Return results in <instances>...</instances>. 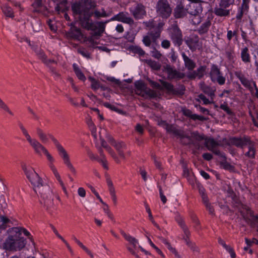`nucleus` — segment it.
<instances>
[{
    "instance_id": "60",
    "label": "nucleus",
    "mask_w": 258,
    "mask_h": 258,
    "mask_svg": "<svg viewBox=\"0 0 258 258\" xmlns=\"http://www.w3.org/2000/svg\"><path fill=\"white\" fill-rule=\"evenodd\" d=\"M87 152L90 159L98 160V159H99L96 156H95L93 153V152L90 149H88L87 150Z\"/></svg>"
},
{
    "instance_id": "8",
    "label": "nucleus",
    "mask_w": 258,
    "mask_h": 258,
    "mask_svg": "<svg viewBox=\"0 0 258 258\" xmlns=\"http://www.w3.org/2000/svg\"><path fill=\"white\" fill-rule=\"evenodd\" d=\"M169 35L175 45L180 46L182 43V34L177 24H173L168 28Z\"/></svg>"
},
{
    "instance_id": "49",
    "label": "nucleus",
    "mask_w": 258,
    "mask_h": 258,
    "mask_svg": "<svg viewBox=\"0 0 258 258\" xmlns=\"http://www.w3.org/2000/svg\"><path fill=\"white\" fill-rule=\"evenodd\" d=\"M151 54L152 57L157 59H160L162 56V54L161 52L156 49L155 47L151 51Z\"/></svg>"
},
{
    "instance_id": "53",
    "label": "nucleus",
    "mask_w": 258,
    "mask_h": 258,
    "mask_svg": "<svg viewBox=\"0 0 258 258\" xmlns=\"http://www.w3.org/2000/svg\"><path fill=\"white\" fill-rule=\"evenodd\" d=\"M220 108L224 111H225L228 114L232 115L233 114L231 110L229 108V107L226 104H222L220 106Z\"/></svg>"
},
{
    "instance_id": "9",
    "label": "nucleus",
    "mask_w": 258,
    "mask_h": 258,
    "mask_svg": "<svg viewBox=\"0 0 258 258\" xmlns=\"http://www.w3.org/2000/svg\"><path fill=\"white\" fill-rule=\"evenodd\" d=\"M188 141V144H190L194 147L193 150L194 154L197 153V151L203 148L201 142L205 140L204 135L200 134L198 132H194L191 133L190 137H186Z\"/></svg>"
},
{
    "instance_id": "28",
    "label": "nucleus",
    "mask_w": 258,
    "mask_h": 258,
    "mask_svg": "<svg viewBox=\"0 0 258 258\" xmlns=\"http://www.w3.org/2000/svg\"><path fill=\"white\" fill-rule=\"evenodd\" d=\"M101 146L108 152L116 163L118 164L120 163V161L115 153L109 146L107 145V143L104 140H101Z\"/></svg>"
},
{
    "instance_id": "22",
    "label": "nucleus",
    "mask_w": 258,
    "mask_h": 258,
    "mask_svg": "<svg viewBox=\"0 0 258 258\" xmlns=\"http://www.w3.org/2000/svg\"><path fill=\"white\" fill-rule=\"evenodd\" d=\"M28 143L33 149L35 152L38 155H41V153H43L46 149L36 139L32 138L28 141Z\"/></svg>"
},
{
    "instance_id": "62",
    "label": "nucleus",
    "mask_w": 258,
    "mask_h": 258,
    "mask_svg": "<svg viewBox=\"0 0 258 258\" xmlns=\"http://www.w3.org/2000/svg\"><path fill=\"white\" fill-rule=\"evenodd\" d=\"M135 86L137 89L139 90H143L145 88V84L142 81H138L135 83Z\"/></svg>"
},
{
    "instance_id": "29",
    "label": "nucleus",
    "mask_w": 258,
    "mask_h": 258,
    "mask_svg": "<svg viewBox=\"0 0 258 258\" xmlns=\"http://www.w3.org/2000/svg\"><path fill=\"white\" fill-rule=\"evenodd\" d=\"M247 146H248V151L245 153V156L249 158H254L256 153L254 143L250 140L249 143L247 144Z\"/></svg>"
},
{
    "instance_id": "36",
    "label": "nucleus",
    "mask_w": 258,
    "mask_h": 258,
    "mask_svg": "<svg viewBox=\"0 0 258 258\" xmlns=\"http://www.w3.org/2000/svg\"><path fill=\"white\" fill-rule=\"evenodd\" d=\"M90 13H92L93 16L94 15V17L96 18H99L101 17H107L108 16V15L103 8L101 9V12L98 10H95L94 12H91Z\"/></svg>"
},
{
    "instance_id": "1",
    "label": "nucleus",
    "mask_w": 258,
    "mask_h": 258,
    "mask_svg": "<svg viewBox=\"0 0 258 258\" xmlns=\"http://www.w3.org/2000/svg\"><path fill=\"white\" fill-rule=\"evenodd\" d=\"M22 169L33 185L35 192L40 196L41 204L50 215H54L56 210L53 202L55 195L50 186L44 183L42 178L32 167L23 165Z\"/></svg>"
},
{
    "instance_id": "43",
    "label": "nucleus",
    "mask_w": 258,
    "mask_h": 258,
    "mask_svg": "<svg viewBox=\"0 0 258 258\" xmlns=\"http://www.w3.org/2000/svg\"><path fill=\"white\" fill-rule=\"evenodd\" d=\"M225 54L226 57L230 62H234L235 59V55L233 50H228L226 51Z\"/></svg>"
},
{
    "instance_id": "34",
    "label": "nucleus",
    "mask_w": 258,
    "mask_h": 258,
    "mask_svg": "<svg viewBox=\"0 0 258 258\" xmlns=\"http://www.w3.org/2000/svg\"><path fill=\"white\" fill-rule=\"evenodd\" d=\"M10 235L9 236H13L17 238H22V230L21 227H16L11 228L10 231Z\"/></svg>"
},
{
    "instance_id": "33",
    "label": "nucleus",
    "mask_w": 258,
    "mask_h": 258,
    "mask_svg": "<svg viewBox=\"0 0 258 258\" xmlns=\"http://www.w3.org/2000/svg\"><path fill=\"white\" fill-rule=\"evenodd\" d=\"M2 9L4 15L6 17L13 18L14 17L12 9L7 5H5L2 7Z\"/></svg>"
},
{
    "instance_id": "30",
    "label": "nucleus",
    "mask_w": 258,
    "mask_h": 258,
    "mask_svg": "<svg viewBox=\"0 0 258 258\" xmlns=\"http://www.w3.org/2000/svg\"><path fill=\"white\" fill-rule=\"evenodd\" d=\"M183 114L185 116L189 117L192 120H196L197 119L201 121H204L206 120V118L203 116H200L196 114H193L192 111L189 109H185L183 111Z\"/></svg>"
},
{
    "instance_id": "57",
    "label": "nucleus",
    "mask_w": 258,
    "mask_h": 258,
    "mask_svg": "<svg viewBox=\"0 0 258 258\" xmlns=\"http://www.w3.org/2000/svg\"><path fill=\"white\" fill-rule=\"evenodd\" d=\"M163 87L169 91L173 90V86L169 83L163 82L162 83Z\"/></svg>"
},
{
    "instance_id": "13",
    "label": "nucleus",
    "mask_w": 258,
    "mask_h": 258,
    "mask_svg": "<svg viewBox=\"0 0 258 258\" xmlns=\"http://www.w3.org/2000/svg\"><path fill=\"white\" fill-rule=\"evenodd\" d=\"M220 145L219 142L215 141L213 138H205V146L207 149L216 155L223 157V155L218 149Z\"/></svg>"
},
{
    "instance_id": "19",
    "label": "nucleus",
    "mask_w": 258,
    "mask_h": 258,
    "mask_svg": "<svg viewBox=\"0 0 258 258\" xmlns=\"http://www.w3.org/2000/svg\"><path fill=\"white\" fill-rule=\"evenodd\" d=\"M189 12V11H188L187 9L184 8V6L182 3L180 2L176 6L174 9V17L176 19L182 18L186 16Z\"/></svg>"
},
{
    "instance_id": "45",
    "label": "nucleus",
    "mask_w": 258,
    "mask_h": 258,
    "mask_svg": "<svg viewBox=\"0 0 258 258\" xmlns=\"http://www.w3.org/2000/svg\"><path fill=\"white\" fill-rule=\"evenodd\" d=\"M89 79L91 82V88L92 89L97 90L99 88L100 84L98 81L92 77H89Z\"/></svg>"
},
{
    "instance_id": "51",
    "label": "nucleus",
    "mask_w": 258,
    "mask_h": 258,
    "mask_svg": "<svg viewBox=\"0 0 258 258\" xmlns=\"http://www.w3.org/2000/svg\"><path fill=\"white\" fill-rule=\"evenodd\" d=\"M66 97L67 98L70 103L75 107L79 106V103L77 101L76 98H73L68 94L66 95Z\"/></svg>"
},
{
    "instance_id": "25",
    "label": "nucleus",
    "mask_w": 258,
    "mask_h": 258,
    "mask_svg": "<svg viewBox=\"0 0 258 258\" xmlns=\"http://www.w3.org/2000/svg\"><path fill=\"white\" fill-rule=\"evenodd\" d=\"M212 24V19L208 18L206 19L198 29L197 31L200 35H203L208 33Z\"/></svg>"
},
{
    "instance_id": "35",
    "label": "nucleus",
    "mask_w": 258,
    "mask_h": 258,
    "mask_svg": "<svg viewBox=\"0 0 258 258\" xmlns=\"http://www.w3.org/2000/svg\"><path fill=\"white\" fill-rule=\"evenodd\" d=\"M147 64L150 66L152 69L158 71L160 69L161 65L159 63L152 59H147L146 60Z\"/></svg>"
},
{
    "instance_id": "7",
    "label": "nucleus",
    "mask_w": 258,
    "mask_h": 258,
    "mask_svg": "<svg viewBox=\"0 0 258 258\" xmlns=\"http://www.w3.org/2000/svg\"><path fill=\"white\" fill-rule=\"evenodd\" d=\"M234 1L221 0L219 5L214 8V14L216 16L221 17L229 16L231 11V9H230V7L233 5Z\"/></svg>"
},
{
    "instance_id": "20",
    "label": "nucleus",
    "mask_w": 258,
    "mask_h": 258,
    "mask_svg": "<svg viewBox=\"0 0 258 258\" xmlns=\"http://www.w3.org/2000/svg\"><path fill=\"white\" fill-rule=\"evenodd\" d=\"M159 124L165 129L166 132L169 134L178 137L182 136V133L180 130L177 129L174 125L167 123L165 121H160Z\"/></svg>"
},
{
    "instance_id": "16",
    "label": "nucleus",
    "mask_w": 258,
    "mask_h": 258,
    "mask_svg": "<svg viewBox=\"0 0 258 258\" xmlns=\"http://www.w3.org/2000/svg\"><path fill=\"white\" fill-rule=\"evenodd\" d=\"M165 70L168 75V78L169 79H183L185 77L183 73L180 72L170 66L167 65L165 67Z\"/></svg>"
},
{
    "instance_id": "50",
    "label": "nucleus",
    "mask_w": 258,
    "mask_h": 258,
    "mask_svg": "<svg viewBox=\"0 0 258 258\" xmlns=\"http://www.w3.org/2000/svg\"><path fill=\"white\" fill-rule=\"evenodd\" d=\"M223 247L230 253L231 258H236V254L231 246L226 244Z\"/></svg>"
},
{
    "instance_id": "56",
    "label": "nucleus",
    "mask_w": 258,
    "mask_h": 258,
    "mask_svg": "<svg viewBox=\"0 0 258 258\" xmlns=\"http://www.w3.org/2000/svg\"><path fill=\"white\" fill-rule=\"evenodd\" d=\"M99 163H101L103 167L106 170L108 169V163L106 158L98 159L97 160Z\"/></svg>"
},
{
    "instance_id": "55",
    "label": "nucleus",
    "mask_w": 258,
    "mask_h": 258,
    "mask_svg": "<svg viewBox=\"0 0 258 258\" xmlns=\"http://www.w3.org/2000/svg\"><path fill=\"white\" fill-rule=\"evenodd\" d=\"M245 241L246 243L247 244V245L248 246H251L253 243H254L255 244H258V240L256 239L253 238L252 240H249L247 238H245Z\"/></svg>"
},
{
    "instance_id": "17",
    "label": "nucleus",
    "mask_w": 258,
    "mask_h": 258,
    "mask_svg": "<svg viewBox=\"0 0 258 258\" xmlns=\"http://www.w3.org/2000/svg\"><path fill=\"white\" fill-rule=\"evenodd\" d=\"M185 43L192 51L200 49L201 46L199 42V38L197 35L190 36L185 40Z\"/></svg>"
},
{
    "instance_id": "21",
    "label": "nucleus",
    "mask_w": 258,
    "mask_h": 258,
    "mask_svg": "<svg viewBox=\"0 0 258 258\" xmlns=\"http://www.w3.org/2000/svg\"><path fill=\"white\" fill-rule=\"evenodd\" d=\"M235 75L240 80L244 87L248 89L250 91L252 90V85H253L252 82H254V81L247 79L240 71L235 72Z\"/></svg>"
},
{
    "instance_id": "63",
    "label": "nucleus",
    "mask_w": 258,
    "mask_h": 258,
    "mask_svg": "<svg viewBox=\"0 0 258 258\" xmlns=\"http://www.w3.org/2000/svg\"><path fill=\"white\" fill-rule=\"evenodd\" d=\"M87 123L90 130H92L93 128H96L95 125H94V123L93 122L92 119L90 117H89L87 120Z\"/></svg>"
},
{
    "instance_id": "14",
    "label": "nucleus",
    "mask_w": 258,
    "mask_h": 258,
    "mask_svg": "<svg viewBox=\"0 0 258 258\" xmlns=\"http://www.w3.org/2000/svg\"><path fill=\"white\" fill-rule=\"evenodd\" d=\"M130 12L136 19H140L146 14L145 7L141 4H137L135 7L130 9Z\"/></svg>"
},
{
    "instance_id": "26",
    "label": "nucleus",
    "mask_w": 258,
    "mask_h": 258,
    "mask_svg": "<svg viewBox=\"0 0 258 258\" xmlns=\"http://www.w3.org/2000/svg\"><path fill=\"white\" fill-rule=\"evenodd\" d=\"M112 20H116L127 24H132L134 20L130 17L127 16V14L123 12H121L115 15Z\"/></svg>"
},
{
    "instance_id": "4",
    "label": "nucleus",
    "mask_w": 258,
    "mask_h": 258,
    "mask_svg": "<svg viewBox=\"0 0 258 258\" xmlns=\"http://www.w3.org/2000/svg\"><path fill=\"white\" fill-rule=\"evenodd\" d=\"M144 25L149 30L147 34L143 37V42L145 46L150 47L151 43H156L160 37L164 23L161 21L157 23L153 19L144 22Z\"/></svg>"
},
{
    "instance_id": "61",
    "label": "nucleus",
    "mask_w": 258,
    "mask_h": 258,
    "mask_svg": "<svg viewBox=\"0 0 258 258\" xmlns=\"http://www.w3.org/2000/svg\"><path fill=\"white\" fill-rule=\"evenodd\" d=\"M107 184L108 186L109 191H112L115 190V188L113 186V183L110 178H107L106 180Z\"/></svg>"
},
{
    "instance_id": "27",
    "label": "nucleus",
    "mask_w": 258,
    "mask_h": 258,
    "mask_svg": "<svg viewBox=\"0 0 258 258\" xmlns=\"http://www.w3.org/2000/svg\"><path fill=\"white\" fill-rule=\"evenodd\" d=\"M240 57L244 63H248L250 62L251 58L248 47H244L241 49Z\"/></svg>"
},
{
    "instance_id": "12",
    "label": "nucleus",
    "mask_w": 258,
    "mask_h": 258,
    "mask_svg": "<svg viewBox=\"0 0 258 258\" xmlns=\"http://www.w3.org/2000/svg\"><path fill=\"white\" fill-rule=\"evenodd\" d=\"M190 7L194 9V11H189L188 12L193 17L192 18H191V22L193 25H198L201 22L200 14L202 12V6L200 4H194L190 5Z\"/></svg>"
},
{
    "instance_id": "24",
    "label": "nucleus",
    "mask_w": 258,
    "mask_h": 258,
    "mask_svg": "<svg viewBox=\"0 0 258 258\" xmlns=\"http://www.w3.org/2000/svg\"><path fill=\"white\" fill-rule=\"evenodd\" d=\"M182 57L185 68L188 71H191L196 67V63L189 57H188L184 52H182Z\"/></svg>"
},
{
    "instance_id": "42",
    "label": "nucleus",
    "mask_w": 258,
    "mask_h": 258,
    "mask_svg": "<svg viewBox=\"0 0 258 258\" xmlns=\"http://www.w3.org/2000/svg\"><path fill=\"white\" fill-rule=\"evenodd\" d=\"M37 54L39 57V58H41L42 60L45 63H47L48 62H54V61L53 60L49 59L48 60H46V56L45 54H44V52L41 50H39L37 52Z\"/></svg>"
},
{
    "instance_id": "32",
    "label": "nucleus",
    "mask_w": 258,
    "mask_h": 258,
    "mask_svg": "<svg viewBox=\"0 0 258 258\" xmlns=\"http://www.w3.org/2000/svg\"><path fill=\"white\" fill-rule=\"evenodd\" d=\"M73 67L75 73L77 77H78V78L81 81H85L86 79V77L82 73L78 66L76 63H74L73 65Z\"/></svg>"
},
{
    "instance_id": "47",
    "label": "nucleus",
    "mask_w": 258,
    "mask_h": 258,
    "mask_svg": "<svg viewBox=\"0 0 258 258\" xmlns=\"http://www.w3.org/2000/svg\"><path fill=\"white\" fill-rule=\"evenodd\" d=\"M190 234L187 236L185 235V237H184V239L185 240V241L186 243V244L194 251H198V248L196 246L195 244L194 243H192L189 239V236Z\"/></svg>"
},
{
    "instance_id": "10",
    "label": "nucleus",
    "mask_w": 258,
    "mask_h": 258,
    "mask_svg": "<svg viewBox=\"0 0 258 258\" xmlns=\"http://www.w3.org/2000/svg\"><path fill=\"white\" fill-rule=\"evenodd\" d=\"M209 75L212 82L217 83L220 85L225 84L226 79L223 76V74L217 65L213 64L211 66Z\"/></svg>"
},
{
    "instance_id": "6",
    "label": "nucleus",
    "mask_w": 258,
    "mask_h": 258,
    "mask_svg": "<svg viewBox=\"0 0 258 258\" xmlns=\"http://www.w3.org/2000/svg\"><path fill=\"white\" fill-rule=\"evenodd\" d=\"M155 9L157 15L163 19L168 18L172 12V9L168 0H159Z\"/></svg>"
},
{
    "instance_id": "37",
    "label": "nucleus",
    "mask_w": 258,
    "mask_h": 258,
    "mask_svg": "<svg viewBox=\"0 0 258 258\" xmlns=\"http://www.w3.org/2000/svg\"><path fill=\"white\" fill-rule=\"evenodd\" d=\"M207 67L206 66H202L199 67L197 70H196V72L197 73V75L198 76V77L199 79L202 78L205 73L206 71Z\"/></svg>"
},
{
    "instance_id": "44",
    "label": "nucleus",
    "mask_w": 258,
    "mask_h": 258,
    "mask_svg": "<svg viewBox=\"0 0 258 258\" xmlns=\"http://www.w3.org/2000/svg\"><path fill=\"white\" fill-rule=\"evenodd\" d=\"M177 222L178 223L179 225L182 228L183 231L184 233V235L188 236L190 234V232L189 231L188 229L185 226L184 222L181 219H179V220H177Z\"/></svg>"
},
{
    "instance_id": "58",
    "label": "nucleus",
    "mask_w": 258,
    "mask_h": 258,
    "mask_svg": "<svg viewBox=\"0 0 258 258\" xmlns=\"http://www.w3.org/2000/svg\"><path fill=\"white\" fill-rule=\"evenodd\" d=\"M247 214L249 215V216L250 217V220L252 221H258V216H255L253 214V212L250 210H248L247 212Z\"/></svg>"
},
{
    "instance_id": "48",
    "label": "nucleus",
    "mask_w": 258,
    "mask_h": 258,
    "mask_svg": "<svg viewBox=\"0 0 258 258\" xmlns=\"http://www.w3.org/2000/svg\"><path fill=\"white\" fill-rule=\"evenodd\" d=\"M198 98L199 99L198 100L199 101V100H201L202 101H203V103L205 105L211 104L213 102V101L212 100L211 101H210L209 99L207 98V97L203 94H200V95H199Z\"/></svg>"
},
{
    "instance_id": "54",
    "label": "nucleus",
    "mask_w": 258,
    "mask_h": 258,
    "mask_svg": "<svg viewBox=\"0 0 258 258\" xmlns=\"http://www.w3.org/2000/svg\"><path fill=\"white\" fill-rule=\"evenodd\" d=\"M161 45L163 48L168 49L170 47L171 43L169 40L165 39L161 42Z\"/></svg>"
},
{
    "instance_id": "40",
    "label": "nucleus",
    "mask_w": 258,
    "mask_h": 258,
    "mask_svg": "<svg viewBox=\"0 0 258 258\" xmlns=\"http://www.w3.org/2000/svg\"><path fill=\"white\" fill-rule=\"evenodd\" d=\"M0 222L2 224L0 225V228L5 229L8 224H9L11 221L7 217L5 216H0Z\"/></svg>"
},
{
    "instance_id": "46",
    "label": "nucleus",
    "mask_w": 258,
    "mask_h": 258,
    "mask_svg": "<svg viewBox=\"0 0 258 258\" xmlns=\"http://www.w3.org/2000/svg\"><path fill=\"white\" fill-rule=\"evenodd\" d=\"M233 37H235L236 39L237 38V30L233 31L231 30H227V38L229 41H231Z\"/></svg>"
},
{
    "instance_id": "41",
    "label": "nucleus",
    "mask_w": 258,
    "mask_h": 258,
    "mask_svg": "<svg viewBox=\"0 0 258 258\" xmlns=\"http://www.w3.org/2000/svg\"><path fill=\"white\" fill-rule=\"evenodd\" d=\"M36 12H40L41 8L43 6L42 0H35L34 2L32 5Z\"/></svg>"
},
{
    "instance_id": "52",
    "label": "nucleus",
    "mask_w": 258,
    "mask_h": 258,
    "mask_svg": "<svg viewBox=\"0 0 258 258\" xmlns=\"http://www.w3.org/2000/svg\"><path fill=\"white\" fill-rule=\"evenodd\" d=\"M148 239L151 246L154 248L160 255H161L162 257H164V255L163 254V252L152 242L151 239L148 237Z\"/></svg>"
},
{
    "instance_id": "39",
    "label": "nucleus",
    "mask_w": 258,
    "mask_h": 258,
    "mask_svg": "<svg viewBox=\"0 0 258 258\" xmlns=\"http://www.w3.org/2000/svg\"><path fill=\"white\" fill-rule=\"evenodd\" d=\"M248 9V8H245L244 7H243V6L241 5V7H240L238 9V12L236 16V18L238 20H241L243 15L244 11H247Z\"/></svg>"
},
{
    "instance_id": "18",
    "label": "nucleus",
    "mask_w": 258,
    "mask_h": 258,
    "mask_svg": "<svg viewBox=\"0 0 258 258\" xmlns=\"http://www.w3.org/2000/svg\"><path fill=\"white\" fill-rule=\"evenodd\" d=\"M110 142L112 146L115 148L120 157L124 159L125 157L124 151L126 149L125 144L122 142H116L112 138L110 139Z\"/></svg>"
},
{
    "instance_id": "23",
    "label": "nucleus",
    "mask_w": 258,
    "mask_h": 258,
    "mask_svg": "<svg viewBox=\"0 0 258 258\" xmlns=\"http://www.w3.org/2000/svg\"><path fill=\"white\" fill-rule=\"evenodd\" d=\"M200 89L206 94L208 95L211 100H213L215 96V92L216 89L214 87H211L210 86L206 85L205 82H203L200 84Z\"/></svg>"
},
{
    "instance_id": "2",
    "label": "nucleus",
    "mask_w": 258,
    "mask_h": 258,
    "mask_svg": "<svg viewBox=\"0 0 258 258\" xmlns=\"http://www.w3.org/2000/svg\"><path fill=\"white\" fill-rule=\"evenodd\" d=\"M97 6L96 0H81V2L73 3L71 8L74 15L79 16L82 25L90 29L93 25L92 22H90V18L93 16V14L90 13V10L95 9Z\"/></svg>"
},
{
    "instance_id": "5",
    "label": "nucleus",
    "mask_w": 258,
    "mask_h": 258,
    "mask_svg": "<svg viewBox=\"0 0 258 258\" xmlns=\"http://www.w3.org/2000/svg\"><path fill=\"white\" fill-rule=\"evenodd\" d=\"M24 238L9 236L4 243V248L8 250H20L25 246Z\"/></svg>"
},
{
    "instance_id": "3",
    "label": "nucleus",
    "mask_w": 258,
    "mask_h": 258,
    "mask_svg": "<svg viewBox=\"0 0 258 258\" xmlns=\"http://www.w3.org/2000/svg\"><path fill=\"white\" fill-rule=\"evenodd\" d=\"M36 133L38 137L42 143L44 144L46 143L48 141L49 138L52 141L57 150L59 155L62 158L64 164L67 166V167L72 173L76 174V169L71 162L68 153L64 149V148L59 143V142L56 140V139H55L51 134H45L40 127L36 128Z\"/></svg>"
},
{
    "instance_id": "31",
    "label": "nucleus",
    "mask_w": 258,
    "mask_h": 258,
    "mask_svg": "<svg viewBox=\"0 0 258 258\" xmlns=\"http://www.w3.org/2000/svg\"><path fill=\"white\" fill-rule=\"evenodd\" d=\"M121 234L123 236L124 239L132 244L134 248L137 247V245L138 243V241L135 237H132L130 234H126L123 230L120 231Z\"/></svg>"
},
{
    "instance_id": "15",
    "label": "nucleus",
    "mask_w": 258,
    "mask_h": 258,
    "mask_svg": "<svg viewBox=\"0 0 258 258\" xmlns=\"http://www.w3.org/2000/svg\"><path fill=\"white\" fill-rule=\"evenodd\" d=\"M250 140V137L248 136H244L242 138L232 137L229 139L230 144L241 148L247 146Z\"/></svg>"
},
{
    "instance_id": "11",
    "label": "nucleus",
    "mask_w": 258,
    "mask_h": 258,
    "mask_svg": "<svg viewBox=\"0 0 258 258\" xmlns=\"http://www.w3.org/2000/svg\"><path fill=\"white\" fill-rule=\"evenodd\" d=\"M46 156L48 160L50 162L49 164V167L51 168L53 173L54 174L55 178L58 180L60 185H61L63 191L65 193H67V189L64 186V184L61 179L60 176L58 173L56 168L55 167L54 165L53 164V162H54V159L53 157L48 152V150L46 149L43 152Z\"/></svg>"
},
{
    "instance_id": "64",
    "label": "nucleus",
    "mask_w": 258,
    "mask_h": 258,
    "mask_svg": "<svg viewBox=\"0 0 258 258\" xmlns=\"http://www.w3.org/2000/svg\"><path fill=\"white\" fill-rule=\"evenodd\" d=\"M78 195L82 198H84L86 196V191L83 187H79L78 188Z\"/></svg>"
},
{
    "instance_id": "59",
    "label": "nucleus",
    "mask_w": 258,
    "mask_h": 258,
    "mask_svg": "<svg viewBox=\"0 0 258 258\" xmlns=\"http://www.w3.org/2000/svg\"><path fill=\"white\" fill-rule=\"evenodd\" d=\"M145 93L151 98H154L156 96V92L150 89L146 90Z\"/></svg>"
},
{
    "instance_id": "38",
    "label": "nucleus",
    "mask_w": 258,
    "mask_h": 258,
    "mask_svg": "<svg viewBox=\"0 0 258 258\" xmlns=\"http://www.w3.org/2000/svg\"><path fill=\"white\" fill-rule=\"evenodd\" d=\"M19 126L22 133H23V135L25 137L27 141L28 142L29 141H30L32 138H31V136H30V135L29 134L26 128L23 125V124L22 123L20 122V123H19Z\"/></svg>"
}]
</instances>
